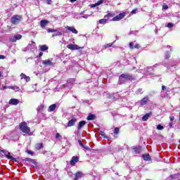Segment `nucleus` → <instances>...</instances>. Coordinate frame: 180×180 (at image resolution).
<instances>
[{
    "label": "nucleus",
    "mask_w": 180,
    "mask_h": 180,
    "mask_svg": "<svg viewBox=\"0 0 180 180\" xmlns=\"http://www.w3.org/2000/svg\"><path fill=\"white\" fill-rule=\"evenodd\" d=\"M138 92H139V94H143V89H139L138 90Z\"/></svg>",
    "instance_id": "nucleus-52"
},
{
    "label": "nucleus",
    "mask_w": 180,
    "mask_h": 180,
    "mask_svg": "<svg viewBox=\"0 0 180 180\" xmlns=\"http://www.w3.org/2000/svg\"><path fill=\"white\" fill-rule=\"evenodd\" d=\"M61 28H57L54 32V34H52V37H56V36H63V32H61Z\"/></svg>",
    "instance_id": "nucleus-8"
},
{
    "label": "nucleus",
    "mask_w": 180,
    "mask_h": 180,
    "mask_svg": "<svg viewBox=\"0 0 180 180\" xmlns=\"http://www.w3.org/2000/svg\"><path fill=\"white\" fill-rule=\"evenodd\" d=\"M172 51V49H170V52Z\"/></svg>",
    "instance_id": "nucleus-58"
},
{
    "label": "nucleus",
    "mask_w": 180,
    "mask_h": 180,
    "mask_svg": "<svg viewBox=\"0 0 180 180\" xmlns=\"http://www.w3.org/2000/svg\"><path fill=\"white\" fill-rule=\"evenodd\" d=\"M114 134H119V128H117V127L115 128Z\"/></svg>",
    "instance_id": "nucleus-37"
},
{
    "label": "nucleus",
    "mask_w": 180,
    "mask_h": 180,
    "mask_svg": "<svg viewBox=\"0 0 180 180\" xmlns=\"http://www.w3.org/2000/svg\"><path fill=\"white\" fill-rule=\"evenodd\" d=\"M105 16H108V20H109V18H113V16H115V13H108L107 15Z\"/></svg>",
    "instance_id": "nucleus-35"
},
{
    "label": "nucleus",
    "mask_w": 180,
    "mask_h": 180,
    "mask_svg": "<svg viewBox=\"0 0 180 180\" xmlns=\"http://www.w3.org/2000/svg\"><path fill=\"white\" fill-rule=\"evenodd\" d=\"M10 88L11 89H19V87L18 86H10Z\"/></svg>",
    "instance_id": "nucleus-40"
},
{
    "label": "nucleus",
    "mask_w": 180,
    "mask_h": 180,
    "mask_svg": "<svg viewBox=\"0 0 180 180\" xmlns=\"http://www.w3.org/2000/svg\"><path fill=\"white\" fill-rule=\"evenodd\" d=\"M1 153H3V154H4L6 158H7V160H11V161H13V162H16V158H13V156L11 155V153L8 152L5 150H1Z\"/></svg>",
    "instance_id": "nucleus-4"
},
{
    "label": "nucleus",
    "mask_w": 180,
    "mask_h": 180,
    "mask_svg": "<svg viewBox=\"0 0 180 180\" xmlns=\"http://www.w3.org/2000/svg\"><path fill=\"white\" fill-rule=\"evenodd\" d=\"M56 139H62L61 135H60L59 133H57V134H56Z\"/></svg>",
    "instance_id": "nucleus-41"
},
{
    "label": "nucleus",
    "mask_w": 180,
    "mask_h": 180,
    "mask_svg": "<svg viewBox=\"0 0 180 180\" xmlns=\"http://www.w3.org/2000/svg\"><path fill=\"white\" fill-rule=\"evenodd\" d=\"M42 64H44V65H53V63L50 60H43Z\"/></svg>",
    "instance_id": "nucleus-23"
},
{
    "label": "nucleus",
    "mask_w": 180,
    "mask_h": 180,
    "mask_svg": "<svg viewBox=\"0 0 180 180\" xmlns=\"http://www.w3.org/2000/svg\"><path fill=\"white\" fill-rule=\"evenodd\" d=\"M48 23H49V21H47L46 20H41L40 21V25H41V27H46Z\"/></svg>",
    "instance_id": "nucleus-19"
},
{
    "label": "nucleus",
    "mask_w": 180,
    "mask_h": 180,
    "mask_svg": "<svg viewBox=\"0 0 180 180\" xmlns=\"http://www.w3.org/2000/svg\"><path fill=\"white\" fill-rule=\"evenodd\" d=\"M151 115H152L151 112L146 113V114L142 117L143 122H146V120H148V118L151 117Z\"/></svg>",
    "instance_id": "nucleus-16"
},
{
    "label": "nucleus",
    "mask_w": 180,
    "mask_h": 180,
    "mask_svg": "<svg viewBox=\"0 0 180 180\" xmlns=\"http://www.w3.org/2000/svg\"><path fill=\"white\" fill-rule=\"evenodd\" d=\"M22 39V36L20 34H17L9 38L10 41L13 43H15L17 40H20Z\"/></svg>",
    "instance_id": "nucleus-7"
},
{
    "label": "nucleus",
    "mask_w": 180,
    "mask_h": 180,
    "mask_svg": "<svg viewBox=\"0 0 180 180\" xmlns=\"http://www.w3.org/2000/svg\"><path fill=\"white\" fill-rule=\"evenodd\" d=\"M2 77V72L0 71V77Z\"/></svg>",
    "instance_id": "nucleus-57"
},
{
    "label": "nucleus",
    "mask_w": 180,
    "mask_h": 180,
    "mask_svg": "<svg viewBox=\"0 0 180 180\" xmlns=\"http://www.w3.org/2000/svg\"><path fill=\"white\" fill-rule=\"evenodd\" d=\"M36 47V42L32 41L31 44H29L27 46V49L32 50V49H34Z\"/></svg>",
    "instance_id": "nucleus-17"
},
{
    "label": "nucleus",
    "mask_w": 180,
    "mask_h": 180,
    "mask_svg": "<svg viewBox=\"0 0 180 180\" xmlns=\"http://www.w3.org/2000/svg\"><path fill=\"white\" fill-rule=\"evenodd\" d=\"M27 154H30L31 155H33V151L32 150H27Z\"/></svg>",
    "instance_id": "nucleus-46"
},
{
    "label": "nucleus",
    "mask_w": 180,
    "mask_h": 180,
    "mask_svg": "<svg viewBox=\"0 0 180 180\" xmlns=\"http://www.w3.org/2000/svg\"><path fill=\"white\" fill-rule=\"evenodd\" d=\"M129 48L131 49H134V43L133 42L129 43Z\"/></svg>",
    "instance_id": "nucleus-38"
},
{
    "label": "nucleus",
    "mask_w": 180,
    "mask_h": 180,
    "mask_svg": "<svg viewBox=\"0 0 180 180\" xmlns=\"http://www.w3.org/2000/svg\"><path fill=\"white\" fill-rule=\"evenodd\" d=\"M42 56H43V52H40V53H39V58H41Z\"/></svg>",
    "instance_id": "nucleus-51"
},
{
    "label": "nucleus",
    "mask_w": 180,
    "mask_h": 180,
    "mask_svg": "<svg viewBox=\"0 0 180 180\" xmlns=\"http://www.w3.org/2000/svg\"><path fill=\"white\" fill-rule=\"evenodd\" d=\"M169 57H171V53L169 52H166L165 56V60H169Z\"/></svg>",
    "instance_id": "nucleus-30"
},
{
    "label": "nucleus",
    "mask_w": 180,
    "mask_h": 180,
    "mask_svg": "<svg viewBox=\"0 0 180 180\" xmlns=\"http://www.w3.org/2000/svg\"><path fill=\"white\" fill-rule=\"evenodd\" d=\"M25 161H29L30 162H34V160L30 158H27L25 159Z\"/></svg>",
    "instance_id": "nucleus-32"
},
{
    "label": "nucleus",
    "mask_w": 180,
    "mask_h": 180,
    "mask_svg": "<svg viewBox=\"0 0 180 180\" xmlns=\"http://www.w3.org/2000/svg\"><path fill=\"white\" fill-rule=\"evenodd\" d=\"M108 16H105L103 19H101L99 20V23L101 25H105V24H106V22H108Z\"/></svg>",
    "instance_id": "nucleus-18"
},
{
    "label": "nucleus",
    "mask_w": 180,
    "mask_h": 180,
    "mask_svg": "<svg viewBox=\"0 0 180 180\" xmlns=\"http://www.w3.org/2000/svg\"><path fill=\"white\" fill-rule=\"evenodd\" d=\"M8 27L11 28V27L8 26Z\"/></svg>",
    "instance_id": "nucleus-60"
},
{
    "label": "nucleus",
    "mask_w": 180,
    "mask_h": 180,
    "mask_svg": "<svg viewBox=\"0 0 180 180\" xmlns=\"http://www.w3.org/2000/svg\"><path fill=\"white\" fill-rule=\"evenodd\" d=\"M133 150L135 154H140V153H141V146L134 147Z\"/></svg>",
    "instance_id": "nucleus-15"
},
{
    "label": "nucleus",
    "mask_w": 180,
    "mask_h": 180,
    "mask_svg": "<svg viewBox=\"0 0 180 180\" xmlns=\"http://www.w3.org/2000/svg\"><path fill=\"white\" fill-rule=\"evenodd\" d=\"M72 4H74V2L77 1V0H70Z\"/></svg>",
    "instance_id": "nucleus-55"
},
{
    "label": "nucleus",
    "mask_w": 180,
    "mask_h": 180,
    "mask_svg": "<svg viewBox=\"0 0 180 180\" xmlns=\"http://www.w3.org/2000/svg\"><path fill=\"white\" fill-rule=\"evenodd\" d=\"M68 49H69V50H79V49H84V47L79 46L77 44H70L68 45Z\"/></svg>",
    "instance_id": "nucleus-6"
},
{
    "label": "nucleus",
    "mask_w": 180,
    "mask_h": 180,
    "mask_svg": "<svg viewBox=\"0 0 180 180\" xmlns=\"http://www.w3.org/2000/svg\"><path fill=\"white\" fill-rule=\"evenodd\" d=\"M87 120H95V115L90 114L87 117Z\"/></svg>",
    "instance_id": "nucleus-27"
},
{
    "label": "nucleus",
    "mask_w": 180,
    "mask_h": 180,
    "mask_svg": "<svg viewBox=\"0 0 180 180\" xmlns=\"http://www.w3.org/2000/svg\"><path fill=\"white\" fill-rule=\"evenodd\" d=\"M78 143H79V146L81 147H82V148H85L86 150H88V147L84 146V143H82V141H81V139L78 140Z\"/></svg>",
    "instance_id": "nucleus-25"
},
{
    "label": "nucleus",
    "mask_w": 180,
    "mask_h": 180,
    "mask_svg": "<svg viewBox=\"0 0 180 180\" xmlns=\"http://www.w3.org/2000/svg\"><path fill=\"white\" fill-rule=\"evenodd\" d=\"M41 51H47L49 50V46L47 45H41L39 46Z\"/></svg>",
    "instance_id": "nucleus-21"
},
{
    "label": "nucleus",
    "mask_w": 180,
    "mask_h": 180,
    "mask_svg": "<svg viewBox=\"0 0 180 180\" xmlns=\"http://www.w3.org/2000/svg\"><path fill=\"white\" fill-rule=\"evenodd\" d=\"M85 124H86V122H85V121H80L79 122V125L77 127V130H81L82 129V127H84L85 126Z\"/></svg>",
    "instance_id": "nucleus-12"
},
{
    "label": "nucleus",
    "mask_w": 180,
    "mask_h": 180,
    "mask_svg": "<svg viewBox=\"0 0 180 180\" xmlns=\"http://www.w3.org/2000/svg\"><path fill=\"white\" fill-rule=\"evenodd\" d=\"M169 119H170L171 122H172V121H174L175 120V117H169Z\"/></svg>",
    "instance_id": "nucleus-53"
},
{
    "label": "nucleus",
    "mask_w": 180,
    "mask_h": 180,
    "mask_svg": "<svg viewBox=\"0 0 180 180\" xmlns=\"http://www.w3.org/2000/svg\"><path fill=\"white\" fill-rule=\"evenodd\" d=\"M68 82L70 84H75V79H70L68 80Z\"/></svg>",
    "instance_id": "nucleus-34"
},
{
    "label": "nucleus",
    "mask_w": 180,
    "mask_h": 180,
    "mask_svg": "<svg viewBox=\"0 0 180 180\" xmlns=\"http://www.w3.org/2000/svg\"><path fill=\"white\" fill-rule=\"evenodd\" d=\"M37 150H41L43 148V143H37L36 145Z\"/></svg>",
    "instance_id": "nucleus-29"
},
{
    "label": "nucleus",
    "mask_w": 180,
    "mask_h": 180,
    "mask_svg": "<svg viewBox=\"0 0 180 180\" xmlns=\"http://www.w3.org/2000/svg\"><path fill=\"white\" fill-rule=\"evenodd\" d=\"M96 6H98V5H96V3L91 5V8H96Z\"/></svg>",
    "instance_id": "nucleus-47"
},
{
    "label": "nucleus",
    "mask_w": 180,
    "mask_h": 180,
    "mask_svg": "<svg viewBox=\"0 0 180 180\" xmlns=\"http://www.w3.org/2000/svg\"><path fill=\"white\" fill-rule=\"evenodd\" d=\"M44 107L43 105H39L38 108H37V110L38 112H41V110H43V108Z\"/></svg>",
    "instance_id": "nucleus-36"
},
{
    "label": "nucleus",
    "mask_w": 180,
    "mask_h": 180,
    "mask_svg": "<svg viewBox=\"0 0 180 180\" xmlns=\"http://www.w3.org/2000/svg\"><path fill=\"white\" fill-rule=\"evenodd\" d=\"M65 29H67L70 32H72V33H74L75 34H78V31L77 30V29H75V27L66 26Z\"/></svg>",
    "instance_id": "nucleus-9"
},
{
    "label": "nucleus",
    "mask_w": 180,
    "mask_h": 180,
    "mask_svg": "<svg viewBox=\"0 0 180 180\" xmlns=\"http://www.w3.org/2000/svg\"><path fill=\"white\" fill-rule=\"evenodd\" d=\"M5 58H6V56L4 55H0V60H5Z\"/></svg>",
    "instance_id": "nucleus-43"
},
{
    "label": "nucleus",
    "mask_w": 180,
    "mask_h": 180,
    "mask_svg": "<svg viewBox=\"0 0 180 180\" xmlns=\"http://www.w3.org/2000/svg\"><path fill=\"white\" fill-rule=\"evenodd\" d=\"M167 49H171V46L168 45L167 46Z\"/></svg>",
    "instance_id": "nucleus-56"
},
{
    "label": "nucleus",
    "mask_w": 180,
    "mask_h": 180,
    "mask_svg": "<svg viewBox=\"0 0 180 180\" xmlns=\"http://www.w3.org/2000/svg\"><path fill=\"white\" fill-rule=\"evenodd\" d=\"M19 103V100L16 99V98H11L9 101V104L10 105H18Z\"/></svg>",
    "instance_id": "nucleus-14"
},
{
    "label": "nucleus",
    "mask_w": 180,
    "mask_h": 180,
    "mask_svg": "<svg viewBox=\"0 0 180 180\" xmlns=\"http://www.w3.org/2000/svg\"><path fill=\"white\" fill-rule=\"evenodd\" d=\"M162 8H163V9L167 10V9H168V6L167 4H165V5H163Z\"/></svg>",
    "instance_id": "nucleus-45"
},
{
    "label": "nucleus",
    "mask_w": 180,
    "mask_h": 180,
    "mask_svg": "<svg viewBox=\"0 0 180 180\" xmlns=\"http://www.w3.org/2000/svg\"><path fill=\"white\" fill-rule=\"evenodd\" d=\"M134 79V77L130 74H122L119 77V83L120 84H124L127 81H133Z\"/></svg>",
    "instance_id": "nucleus-1"
},
{
    "label": "nucleus",
    "mask_w": 180,
    "mask_h": 180,
    "mask_svg": "<svg viewBox=\"0 0 180 180\" xmlns=\"http://www.w3.org/2000/svg\"><path fill=\"white\" fill-rule=\"evenodd\" d=\"M157 129H158V130H164V127L161 124H158L157 126Z\"/></svg>",
    "instance_id": "nucleus-33"
},
{
    "label": "nucleus",
    "mask_w": 180,
    "mask_h": 180,
    "mask_svg": "<svg viewBox=\"0 0 180 180\" xmlns=\"http://www.w3.org/2000/svg\"><path fill=\"white\" fill-rule=\"evenodd\" d=\"M0 151H2V150H0Z\"/></svg>",
    "instance_id": "nucleus-62"
},
{
    "label": "nucleus",
    "mask_w": 180,
    "mask_h": 180,
    "mask_svg": "<svg viewBox=\"0 0 180 180\" xmlns=\"http://www.w3.org/2000/svg\"><path fill=\"white\" fill-rule=\"evenodd\" d=\"M125 16L126 13H122L114 17L112 20H113V22H117L119 20H121V19H123V18H124Z\"/></svg>",
    "instance_id": "nucleus-5"
},
{
    "label": "nucleus",
    "mask_w": 180,
    "mask_h": 180,
    "mask_svg": "<svg viewBox=\"0 0 180 180\" xmlns=\"http://www.w3.org/2000/svg\"><path fill=\"white\" fill-rule=\"evenodd\" d=\"M78 160H79L78 157L73 156L72 158V160H70V165H72V166L75 165V164L78 162Z\"/></svg>",
    "instance_id": "nucleus-11"
},
{
    "label": "nucleus",
    "mask_w": 180,
    "mask_h": 180,
    "mask_svg": "<svg viewBox=\"0 0 180 180\" xmlns=\"http://www.w3.org/2000/svg\"><path fill=\"white\" fill-rule=\"evenodd\" d=\"M46 2L48 4V5H51V0H46Z\"/></svg>",
    "instance_id": "nucleus-49"
},
{
    "label": "nucleus",
    "mask_w": 180,
    "mask_h": 180,
    "mask_svg": "<svg viewBox=\"0 0 180 180\" xmlns=\"http://www.w3.org/2000/svg\"><path fill=\"white\" fill-rule=\"evenodd\" d=\"M171 179H178V178H180V173L174 174V175H171L170 176Z\"/></svg>",
    "instance_id": "nucleus-24"
},
{
    "label": "nucleus",
    "mask_w": 180,
    "mask_h": 180,
    "mask_svg": "<svg viewBox=\"0 0 180 180\" xmlns=\"http://www.w3.org/2000/svg\"><path fill=\"white\" fill-rule=\"evenodd\" d=\"M137 11V10H133L131 12V13L132 14V15H134V13H136V12Z\"/></svg>",
    "instance_id": "nucleus-50"
},
{
    "label": "nucleus",
    "mask_w": 180,
    "mask_h": 180,
    "mask_svg": "<svg viewBox=\"0 0 180 180\" xmlns=\"http://www.w3.org/2000/svg\"><path fill=\"white\" fill-rule=\"evenodd\" d=\"M167 27H168L169 28L173 27H174V24H172V23H171V22H169V23L167 24Z\"/></svg>",
    "instance_id": "nucleus-42"
},
{
    "label": "nucleus",
    "mask_w": 180,
    "mask_h": 180,
    "mask_svg": "<svg viewBox=\"0 0 180 180\" xmlns=\"http://www.w3.org/2000/svg\"><path fill=\"white\" fill-rule=\"evenodd\" d=\"M101 136H103V134H101Z\"/></svg>",
    "instance_id": "nucleus-59"
},
{
    "label": "nucleus",
    "mask_w": 180,
    "mask_h": 180,
    "mask_svg": "<svg viewBox=\"0 0 180 180\" xmlns=\"http://www.w3.org/2000/svg\"><path fill=\"white\" fill-rule=\"evenodd\" d=\"M143 158L145 161H149V160H150L151 158L150 157V155L147 154V155H143Z\"/></svg>",
    "instance_id": "nucleus-26"
},
{
    "label": "nucleus",
    "mask_w": 180,
    "mask_h": 180,
    "mask_svg": "<svg viewBox=\"0 0 180 180\" xmlns=\"http://www.w3.org/2000/svg\"><path fill=\"white\" fill-rule=\"evenodd\" d=\"M83 18H84V19H88V18H89V15H85Z\"/></svg>",
    "instance_id": "nucleus-54"
},
{
    "label": "nucleus",
    "mask_w": 180,
    "mask_h": 180,
    "mask_svg": "<svg viewBox=\"0 0 180 180\" xmlns=\"http://www.w3.org/2000/svg\"><path fill=\"white\" fill-rule=\"evenodd\" d=\"M21 79H25L26 82H29L30 81V77L29 76H27L26 75L21 73L20 74Z\"/></svg>",
    "instance_id": "nucleus-13"
},
{
    "label": "nucleus",
    "mask_w": 180,
    "mask_h": 180,
    "mask_svg": "<svg viewBox=\"0 0 180 180\" xmlns=\"http://www.w3.org/2000/svg\"><path fill=\"white\" fill-rule=\"evenodd\" d=\"M56 30H55V29L49 28L47 30V32H48V33H54L55 32H56Z\"/></svg>",
    "instance_id": "nucleus-31"
},
{
    "label": "nucleus",
    "mask_w": 180,
    "mask_h": 180,
    "mask_svg": "<svg viewBox=\"0 0 180 180\" xmlns=\"http://www.w3.org/2000/svg\"><path fill=\"white\" fill-rule=\"evenodd\" d=\"M106 4V0H100L96 4L97 6H99V5H102V4Z\"/></svg>",
    "instance_id": "nucleus-28"
},
{
    "label": "nucleus",
    "mask_w": 180,
    "mask_h": 180,
    "mask_svg": "<svg viewBox=\"0 0 180 180\" xmlns=\"http://www.w3.org/2000/svg\"><path fill=\"white\" fill-rule=\"evenodd\" d=\"M21 21H22V15H15L11 18L12 25H18V23H20Z\"/></svg>",
    "instance_id": "nucleus-3"
},
{
    "label": "nucleus",
    "mask_w": 180,
    "mask_h": 180,
    "mask_svg": "<svg viewBox=\"0 0 180 180\" xmlns=\"http://www.w3.org/2000/svg\"><path fill=\"white\" fill-rule=\"evenodd\" d=\"M179 143H180V140L179 141Z\"/></svg>",
    "instance_id": "nucleus-61"
},
{
    "label": "nucleus",
    "mask_w": 180,
    "mask_h": 180,
    "mask_svg": "<svg viewBox=\"0 0 180 180\" xmlns=\"http://www.w3.org/2000/svg\"><path fill=\"white\" fill-rule=\"evenodd\" d=\"M134 49H140V45L139 44H135Z\"/></svg>",
    "instance_id": "nucleus-44"
},
{
    "label": "nucleus",
    "mask_w": 180,
    "mask_h": 180,
    "mask_svg": "<svg viewBox=\"0 0 180 180\" xmlns=\"http://www.w3.org/2000/svg\"><path fill=\"white\" fill-rule=\"evenodd\" d=\"M162 91H166L167 87L165 86H162Z\"/></svg>",
    "instance_id": "nucleus-48"
},
{
    "label": "nucleus",
    "mask_w": 180,
    "mask_h": 180,
    "mask_svg": "<svg viewBox=\"0 0 180 180\" xmlns=\"http://www.w3.org/2000/svg\"><path fill=\"white\" fill-rule=\"evenodd\" d=\"M148 102V96L144 97L141 101V105H147V103Z\"/></svg>",
    "instance_id": "nucleus-20"
},
{
    "label": "nucleus",
    "mask_w": 180,
    "mask_h": 180,
    "mask_svg": "<svg viewBox=\"0 0 180 180\" xmlns=\"http://www.w3.org/2000/svg\"><path fill=\"white\" fill-rule=\"evenodd\" d=\"M56 108H57V105L52 104L49 108V112H53V110H56Z\"/></svg>",
    "instance_id": "nucleus-22"
},
{
    "label": "nucleus",
    "mask_w": 180,
    "mask_h": 180,
    "mask_svg": "<svg viewBox=\"0 0 180 180\" xmlns=\"http://www.w3.org/2000/svg\"><path fill=\"white\" fill-rule=\"evenodd\" d=\"M105 49H108V47H112V44H107L106 45H105Z\"/></svg>",
    "instance_id": "nucleus-39"
},
{
    "label": "nucleus",
    "mask_w": 180,
    "mask_h": 180,
    "mask_svg": "<svg viewBox=\"0 0 180 180\" xmlns=\"http://www.w3.org/2000/svg\"><path fill=\"white\" fill-rule=\"evenodd\" d=\"M20 129L25 133V134H28V136H32V132L30 131V128L27 127V124L26 122H21L20 124Z\"/></svg>",
    "instance_id": "nucleus-2"
},
{
    "label": "nucleus",
    "mask_w": 180,
    "mask_h": 180,
    "mask_svg": "<svg viewBox=\"0 0 180 180\" xmlns=\"http://www.w3.org/2000/svg\"><path fill=\"white\" fill-rule=\"evenodd\" d=\"M75 123H77V118L76 117H73L72 120H70L68 122V127H71L74 126V124H75Z\"/></svg>",
    "instance_id": "nucleus-10"
}]
</instances>
